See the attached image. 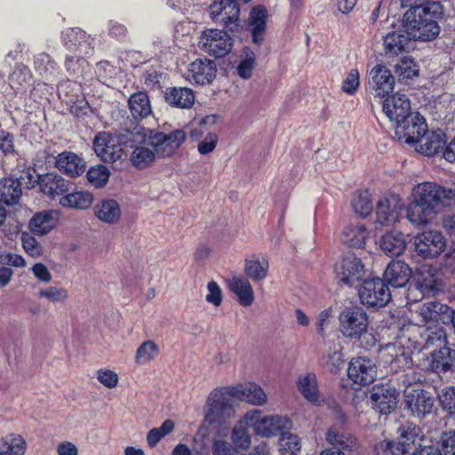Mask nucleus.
<instances>
[{"mask_svg":"<svg viewBox=\"0 0 455 455\" xmlns=\"http://www.w3.org/2000/svg\"><path fill=\"white\" fill-rule=\"evenodd\" d=\"M406 218L415 227L426 226L445 208L455 205V188L425 181L415 185Z\"/></svg>","mask_w":455,"mask_h":455,"instance_id":"2","label":"nucleus"},{"mask_svg":"<svg viewBox=\"0 0 455 455\" xmlns=\"http://www.w3.org/2000/svg\"><path fill=\"white\" fill-rule=\"evenodd\" d=\"M97 218L108 224L116 223L121 217L118 203L114 199H107L95 206Z\"/></svg>","mask_w":455,"mask_h":455,"instance_id":"41","label":"nucleus"},{"mask_svg":"<svg viewBox=\"0 0 455 455\" xmlns=\"http://www.w3.org/2000/svg\"><path fill=\"white\" fill-rule=\"evenodd\" d=\"M59 213L55 211H43L33 215L28 222V229L36 235L49 234L58 224Z\"/></svg>","mask_w":455,"mask_h":455,"instance_id":"23","label":"nucleus"},{"mask_svg":"<svg viewBox=\"0 0 455 455\" xmlns=\"http://www.w3.org/2000/svg\"><path fill=\"white\" fill-rule=\"evenodd\" d=\"M35 69L46 79L54 76L58 66L57 63L45 52L39 53L34 61Z\"/></svg>","mask_w":455,"mask_h":455,"instance_id":"48","label":"nucleus"},{"mask_svg":"<svg viewBox=\"0 0 455 455\" xmlns=\"http://www.w3.org/2000/svg\"><path fill=\"white\" fill-rule=\"evenodd\" d=\"M21 194L19 180L5 178L0 180V200L5 204L14 205L18 204Z\"/></svg>","mask_w":455,"mask_h":455,"instance_id":"39","label":"nucleus"},{"mask_svg":"<svg viewBox=\"0 0 455 455\" xmlns=\"http://www.w3.org/2000/svg\"><path fill=\"white\" fill-rule=\"evenodd\" d=\"M63 43L67 49L79 54L90 55L92 52L90 36L80 28H68L64 31Z\"/></svg>","mask_w":455,"mask_h":455,"instance_id":"19","label":"nucleus"},{"mask_svg":"<svg viewBox=\"0 0 455 455\" xmlns=\"http://www.w3.org/2000/svg\"><path fill=\"white\" fill-rule=\"evenodd\" d=\"M352 207L360 217H367L372 211V202L368 190H359L354 193Z\"/></svg>","mask_w":455,"mask_h":455,"instance_id":"46","label":"nucleus"},{"mask_svg":"<svg viewBox=\"0 0 455 455\" xmlns=\"http://www.w3.org/2000/svg\"><path fill=\"white\" fill-rule=\"evenodd\" d=\"M411 41L413 38L405 28L390 32L384 37L385 52L390 56L399 55L411 48Z\"/></svg>","mask_w":455,"mask_h":455,"instance_id":"24","label":"nucleus"},{"mask_svg":"<svg viewBox=\"0 0 455 455\" xmlns=\"http://www.w3.org/2000/svg\"><path fill=\"white\" fill-rule=\"evenodd\" d=\"M403 208V202L399 196H384L377 203L376 220L381 226L394 224L400 220Z\"/></svg>","mask_w":455,"mask_h":455,"instance_id":"14","label":"nucleus"},{"mask_svg":"<svg viewBox=\"0 0 455 455\" xmlns=\"http://www.w3.org/2000/svg\"><path fill=\"white\" fill-rule=\"evenodd\" d=\"M382 356H386V362L395 364L397 367H407L411 363L409 348H404L402 340L389 343L381 347Z\"/></svg>","mask_w":455,"mask_h":455,"instance_id":"30","label":"nucleus"},{"mask_svg":"<svg viewBox=\"0 0 455 455\" xmlns=\"http://www.w3.org/2000/svg\"><path fill=\"white\" fill-rule=\"evenodd\" d=\"M369 237V231L362 223L349 224L345 227L341 240L351 248H362Z\"/></svg>","mask_w":455,"mask_h":455,"instance_id":"32","label":"nucleus"},{"mask_svg":"<svg viewBox=\"0 0 455 455\" xmlns=\"http://www.w3.org/2000/svg\"><path fill=\"white\" fill-rule=\"evenodd\" d=\"M446 136L442 130L426 132L419 143L415 146L416 150L425 156H432L444 150Z\"/></svg>","mask_w":455,"mask_h":455,"instance_id":"22","label":"nucleus"},{"mask_svg":"<svg viewBox=\"0 0 455 455\" xmlns=\"http://www.w3.org/2000/svg\"><path fill=\"white\" fill-rule=\"evenodd\" d=\"M335 274L342 283L353 286L363 280L366 272L361 259L349 254L336 263Z\"/></svg>","mask_w":455,"mask_h":455,"instance_id":"12","label":"nucleus"},{"mask_svg":"<svg viewBox=\"0 0 455 455\" xmlns=\"http://www.w3.org/2000/svg\"><path fill=\"white\" fill-rule=\"evenodd\" d=\"M124 140L109 132H100L93 140L94 151L102 161L115 163L124 155Z\"/></svg>","mask_w":455,"mask_h":455,"instance_id":"8","label":"nucleus"},{"mask_svg":"<svg viewBox=\"0 0 455 455\" xmlns=\"http://www.w3.org/2000/svg\"><path fill=\"white\" fill-rule=\"evenodd\" d=\"M267 11L263 7H255L250 13L249 28L252 35V41L256 44H260L264 40L266 30Z\"/></svg>","mask_w":455,"mask_h":455,"instance_id":"35","label":"nucleus"},{"mask_svg":"<svg viewBox=\"0 0 455 455\" xmlns=\"http://www.w3.org/2000/svg\"><path fill=\"white\" fill-rule=\"evenodd\" d=\"M347 376L359 386H367L371 384L377 376V366L371 359L366 357H354L351 359Z\"/></svg>","mask_w":455,"mask_h":455,"instance_id":"15","label":"nucleus"},{"mask_svg":"<svg viewBox=\"0 0 455 455\" xmlns=\"http://www.w3.org/2000/svg\"><path fill=\"white\" fill-rule=\"evenodd\" d=\"M454 362L455 350L443 346L431 353L428 367L437 374L444 373L451 368Z\"/></svg>","mask_w":455,"mask_h":455,"instance_id":"31","label":"nucleus"},{"mask_svg":"<svg viewBox=\"0 0 455 455\" xmlns=\"http://www.w3.org/2000/svg\"><path fill=\"white\" fill-rule=\"evenodd\" d=\"M395 71L402 79L407 80L417 76L419 68L411 59L405 57L395 66Z\"/></svg>","mask_w":455,"mask_h":455,"instance_id":"52","label":"nucleus"},{"mask_svg":"<svg viewBox=\"0 0 455 455\" xmlns=\"http://www.w3.org/2000/svg\"><path fill=\"white\" fill-rule=\"evenodd\" d=\"M68 184L64 178L52 173H48L40 180L41 191L51 197L66 193L68 190Z\"/></svg>","mask_w":455,"mask_h":455,"instance_id":"36","label":"nucleus"},{"mask_svg":"<svg viewBox=\"0 0 455 455\" xmlns=\"http://www.w3.org/2000/svg\"><path fill=\"white\" fill-rule=\"evenodd\" d=\"M443 13L440 4H433L427 9H409L403 14V24L413 41H432L440 33L437 18Z\"/></svg>","mask_w":455,"mask_h":455,"instance_id":"3","label":"nucleus"},{"mask_svg":"<svg viewBox=\"0 0 455 455\" xmlns=\"http://www.w3.org/2000/svg\"><path fill=\"white\" fill-rule=\"evenodd\" d=\"M396 443L409 453L420 446L422 440L421 429L412 422H406L398 428Z\"/></svg>","mask_w":455,"mask_h":455,"instance_id":"27","label":"nucleus"},{"mask_svg":"<svg viewBox=\"0 0 455 455\" xmlns=\"http://www.w3.org/2000/svg\"><path fill=\"white\" fill-rule=\"evenodd\" d=\"M406 407L412 415L420 418L431 412L433 403L432 400H407Z\"/></svg>","mask_w":455,"mask_h":455,"instance_id":"55","label":"nucleus"},{"mask_svg":"<svg viewBox=\"0 0 455 455\" xmlns=\"http://www.w3.org/2000/svg\"><path fill=\"white\" fill-rule=\"evenodd\" d=\"M398 395L395 387L391 382H387L374 387L371 398H396Z\"/></svg>","mask_w":455,"mask_h":455,"instance_id":"59","label":"nucleus"},{"mask_svg":"<svg viewBox=\"0 0 455 455\" xmlns=\"http://www.w3.org/2000/svg\"><path fill=\"white\" fill-rule=\"evenodd\" d=\"M80 55L66 57L64 65L70 75H83L84 69L88 67L87 60Z\"/></svg>","mask_w":455,"mask_h":455,"instance_id":"56","label":"nucleus"},{"mask_svg":"<svg viewBox=\"0 0 455 455\" xmlns=\"http://www.w3.org/2000/svg\"><path fill=\"white\" fill-rule=\"evenodd\" d=\"M128 105L134 119L145 118L149 116L152 111L148 96L144 92H135L131 95Z\"/></svg>","mask_w":455,"mask_h":455,"instance_id":"40","label":"nucleus"},{"mask_svg":"<svg viewBox=\"0 0 455 455\" xmlns=\"http://www.w3.org/2000/svg\"><path fill=\"white\" fill-rule=\"evenodd\" d=\"M371 403L379 415H388L396 408L395 400H371Z\"/></svg>","mask_w":455,"mask_h":455,"instance_id":"62","label":"nucleus"},{"mask_svg":"<svg viewBox=\"0 0 455 455\" xmlns=\"http://www.w3.org/2000/svg\"><path fill=\"white\" fill-rule=\"evenodd\" d=\"M395 77L382 64L373 67L369 74V87L376 96L384 98L393 92Z\"/></svg>","mask_w":455,"mask_h":455,"instance_id":"16","label":"nucleus"},{"mask_svg":"<svg viewBox=\"0 0 455 455\" xmlns=\"http://www.w3.org/2000/svg\"><path fill=\"white\" fill-rule=\"evenodd\" d=\"M412 328L419 331L421 339V340H415V342L427 348L435 345H442L445 341V332L440 323L426 327H416L413 325Z\"/></svg>","mask_w":455,"mask_h":455,"instance_id":"34","label":"nucleus"},{"mask_svg":"<svg viewBox=\"0 0 455 455\" xmlns=\"http://www.w3.org/2000/svg\"><path fill=\"white\" fill-rule=\"evenodd\" d=\"M255 64V54L250 50L244 52V58L237 66V74L243 79H248L252 74Z\"/></svg>","mask_w":455,"mask_h":455,"instance_id":"54","label":"nucleus"},{"mask_svg":"<svg viewBox=\"0 0 455 455\" xmlns=\"http://www.w3.org/2000/svg\"><path fill=\"white\" fill-rule=\"evenodd\" d=\"M93 202V196L87 191H76L69 193L60 199L63 207L75 209H88Z\"/></svg>","mask_w":455,"mask_h":455,"instance_id":"43","label":"nucleus"},{"mask_svg":"<svg viewBox=\"0 0 455 455\" xmlns=\"http://www.w3.org/2000/svg\"><path fill=\"white\" fill-rule=\"evenodd\" d=\"M229 288L238 297L239 303L243 307H249L253 303V290L247 279L235 276L229 281Z\"/></svg>","mask_w":455,"mask_h":455,"instance_id":"38","label":"nucleus"},{"mask_svg":"<svg viewBox=\"0 0 455 455\" xmlns=\"http://www.w3.org/2000/svg\"><path fill=\"white\" fill-rule=\"evenodd\" d=\"M361 302L369 307H381L391 299V293L385 281L379 278L366 279L359 290Z\"/></svg>","mask_w":455,"mask_h":455,"instance_id":"7","label":"nucleus"},{"mask_svg":"<svg viewBox=\"0 0 455 455\" xmlns=\"http://www.w3.org/2000/svg\"><path fill=\"white\" fill-rule=\"evenodd\" d=\"M297 388L304 398H318L320 395L317 378L313 372L300 374L297 380Z\"/></svg>","mask_w":455,"mask_h":455,"instance_id":"44","label":"nucleus"},{"mask_svg":"<svg viewBox=\"0 0 455 455\" xmlns=\"http://www.w3.org/2000/svg\"><path fill=\"white\" fill-rule=\"evenodd\" d=\"M246 417L252 422L255 433L265 437L276 435L291 427V422L288 418L278 415L259 419L258 411H255L251 414L248 413Z\"/></svg>","mask_w":455,"mask_h":455,"instance_id":"13","label":"nucleus"},{"mask_svg":"<svg viewBox=\"0 0 455 455\" xmlns=\"http://www.w3.org/2000/svg\"><path fill=\"white\" fill-rule=\"evenodd\" d=\"M326 440L330 444L339 447V450L351 449L355 445L354 439L339 434L333 428H330L327 432Z\"/></svg>","mask_w":455,"mask_h":455,"instance_id":"53","label":"nucleus"},{"mask_svg":"<svg viewBox=\"0 0 455 455\" xmlns=\"http://www.w3.org/2000/svg\"><path fill=\"white\" fill-rule=\"evenodd\" d=\"M97 379L105 387L112 388L116 386L118 377L113 371L100 369L97 371Z\"/></svg>","mask_w":455,"mask_h":455,"instance_id":"63","label":"nucleus"},{"mask_svg":"<svg viewBox=\"0 0 455 455\" xmlns=\"http://www.w3.org/2000/svg\"><path fill=\"white\" fill-rule=\"evenodd\" d=\"M232 441L234 444L242 450H246L251 444V436L245 424L240 422L233 428Z\"/></svg>","mask_w":455,"mask_h":455,"instance_id":"50","label":"nucleus"},{"mask_svg":"<svg viewBox=\"0 0 455 455\" xmlns=\"http://www.w3.org/2000/svg\"><path fill=\"white\" fill-rule=\"evenodd\" d=\"M406 235L399 231H390L384 234L379 241L380 250L388 256H399L407 247Z\"/></svg>","mask_w":455,"mask_h":455,"instance_id":"26","label":"nucleus"},{"mask_svg":"<svg viewBox=\"0 0 455 455\" xmlns=\"http://www.w3.org/2000/svg\"><path fill=\"white\" fill-rule=\"evenodd\" d=\"M442 283L438 278L436 268L427 267L420 270L417 280V287L423 293L435 295L441 290Z\"/></svg>","mask_w":455,"mask_h":455,"instance_id":"33","label":"nucleus"},{"mask_svg":"<svg viewBox=\"0 0 455 455\" xmlns=\"http://www.w3.org/2000/svg\"><path fill=\"white\" fill-rule=\"evenodd\" d=\"M427 131L425 118L419 113H412L395 127V134L399 140L415 146Z\"/></svg>","mask_w":455,"mask_h":455,"instance_id":"11","label":"nucleus"},{"mask_svg":"<svg viewBox=\"0 0 455 455\" xmlns=\"http://www.w3.org/2000/svg\"><path fill=\"white\" fill-rule=\"evenodd\" d=\"M360 84V76L357 69H351L342 84V91L354 95Z\"/></svg>","mask_w":455,"mask_h":455,"instance_id":"60","label":"nucleus"},{"mask_svg":"<svg viewBox=\"0 0 455 455\" xmlns=\"http://www.w3.org/2000/svg\"><path fill=\"white\" fill-rule=\"evenodd\" d=\"M414 251L419 257L427 259L441 255L446 248V239L436 230H426L413 238Z\"/></svg>","mask_w":455,"mask_h":455,"instance_id":"5","label":"nucleus"},{"mask_svg":"<svg viewBox=\"0 0 455 455\" xmlns=\"http://www.w3.org/2000/svg\"><path fill=\"white\" fill-rule=\"evenodd\" d=\"M268 267V261L264 258L261 259L258 258L246 259L244 273L253 282H261L267 277Z\"/></svg>","mask_w":455,"mask_h":455,"instance_id":"42","label":"nucleus"},{"mask_svg":"<svg viewBox=\"0 0 455 455\" xmlns=\"http://www.w3.org/2000/svg\"><path fill=\"white\" fill-rule=\"evenodd\" d=\"M22 246L25 251L34 257H39L43 253V248L37 240L28 233H23L21 235Z\"/></svg>","mask_w":455,"mask_h":455,"instance_id":"58","label":"nucleus"},{"mask_svg":"<svg viewBox=\"0 0 455 455\" xmlns=\"http://www.w3.org/2000/svg\"><path fill=\"white\" fill-rule=\"evenodd\" d=\"M198 44L204 52L220 58L231 51L233 39L224 30L211 28L202 33Z\"/></svg>","mask_w":455,"mask_h":455,"instance_id":"6","label":"nucleus"},{"mask_svg":"<svg viewBox=\"0 0 455 455\" xmlns=\"http://www.w3.org/2000/svg\"><path fill=\"white\" fill-rule=\"evenodd\" d=\"M235 413L230 400H210L205 408V420L211 424L222 423Z\"/></svg>","mask_w":455,"mask_h":455,"instance_id":"25","label":"nucleus"},{"mask_svg":"<svg viewBox=\"0 0 455 455\" xmlns=\"http://www.w3.org/2000/svg\"><path fill=\"white\" fill-rule=\"evenodd\" d=\"M217 68L209 59H197L188 65L186 79L196 84H207L216 76Z\"/></svg>","mask_w":455,"mask_h":455,"instance_id":"17","label":"nucleus"},{"mask_svg":"<svg viewBox=\"0 0 455 455\" xmlns=\"http://www.w3.org/2000/svg\"><path fill=\"white\" fill-rule=\"evenodd\" d=\"M30 70L25 66L15 67L9 76V85L15 94L25 91L30 85Z\"/></svg>","mask_w":455,"mask_h":455,"instance_id":"45","label":"nucleus"},{"mask_svg":"<svg viewBox=\"0 0 455 455\" xmlns=\"http://www.w3.org/2000/svg\"><path fill=\"white\" fill-rule=\"evenodd\" d=\"M159 347L153 340L142 342L136 350L135 362L137 364H147L158 355Z\"/></svg>","mask_w":455,"mask_h":455,"instance_id":"47","label":"nucleus"},{"mask_svg":"<svg viewBox=\"0 0 455 455\" xmlns=\"http://www.w3.org/2000/svg\"><path fill=\"white\" fill-rule=\"evenodd\" d=\"M109 176V170L102 164L91 167L86 173L89 183L98 188H103L107 184Z\"/></svg>","mask_w":455,"mask_h":455,"instance_id":"49","label":"nucleus"},{"mask_svg":"<svg viewBox=\"0 0 455 455\" xmlns=\"http://www.w3.org/2000/svg\"><path fill=\"white\" fill-rule=\"evenodd\" d=\"M38 295L40 298H45L52 303L64 302L68 297V293L66 289L57 286H50L46 289L41 290L39 291Z\"/></svg>","mask_w":455,"mask_h":455,"instance_id":"57","label":"nucleus"},{"mask_svg":"<svg viewBox=\"0 0 455 455\" xmlns=\"http://www.w3.org/2000/svg\"><path fill=\"white\" fill-rule=\"evenodd\" d=\"M240 9L235 0H218L210 5V16L215 23L234 31L238 27Z\"/></svg>","mask_w":455,"mask_h":455,"instance_id":"9","label":"nucleus"},{"mask_svg":"<svg viewBox=\"0 0 455 455\" xmlns=\"http://www.w3.org/2000/svg\"><path fill=\"white\" fill-rule=\"evenodd\" d=\"M279 446L283 452L285 451L291 454H295L301 448L299 436L288 432L282 433L279 439Z\"/></svg>","mask_w":455,"mask_h":455,"instance_id":"51","label":"nucleus"},{"mask_svg":"<svg viewBox=\"0 0 455 455\" xmlns=\"http://www.w3.org/2000/svg\"><path fill=\"white\" fill-rule=\"evenodd\" d=\"M27 447L26 440L19 434L11 433L0 438V455H24Z\"/></svg>","mask_w":455,"mask_h":455,"instance_id":"37","label":"nucleus"},{"mask_svg":"<svg viewBox=\"0 0 455 455\" xmlns=\"http://www.w3.org/2000/svg\"><path fill=\"white\" fill-rule=\"evenodd\" d=\"M165 101L178 108H190L195 103L194 92L188 87H170L164 92Z\"/></svg>","mask_w":455,"mask_h":455,"instance_id":"29","label":"nucleus"},{"mask_svg":"<svg viewBox=\"0 0 455 455\" xmlns=\"http://www.w3.org/2000/svg\"><path fill=\"white\" fill-rule=\"evenodd\" d=\"M262 387L252 381L214 388L208 398H266Z\"/></svg>","mask_w":455,"mask_h":455,"instance_id":"10","label":"nucleus"},{"mask_svg":"<svg viewBox=\"0 0 455 455\" xmlns=\"http://www.w3.org/2000/svg\"><path fill=\"white\" fill-rule=\"evenodd\" d=\"M384 281L389 285L400 288L405 286L411 276V269L403 260H392L384 272Z\"/></svg>","mask_w":455,"mask_h":455,"instance_id":"20","label":"nucleus"},{"mask_svg":"<svg viewBox=\"0 0 455 455\" xmlns=\"http://www.w3.org/2000/svg\"><path fill=\"white\" fill-rule=\"evenodd\" d=\"M207 291L206 301L215 307H219L222 302V291L219 284L214 281L209 282Z\"/></svg>","mask_w":455,"mask_h":455,"instance_id":"61","label":"nucleus"},{"mask_svg":"<svg viewBox=\"0 0 455 455\" xmlns=\"http://www.w3.org/2000/svg\"><path fill=\"white\" fill-rule=\"evenodd\" d=\"M449 310L448 306L431 301L421 305L417 313L421 317V323L427 326L444 323L443 315L447 314Z\"/></svg>","mask_w":455,"mask_h":455,"instance_id":"28","label":"nucleus"},{"mask_svg":"<svg viewBox=\"0 0 455 455\" xmlns=\"http://www.w3.org/2000/svg\"><path fill=\"white\" fill-rule=\"evenodd\" d=\"M187 134L182 129L166 132L138 127L124 136V144L132 149L130 162L135 168L143 170L149 166L156 156L169 157L186 140Z\"/></svg>","mask_w":455,"mask_h":455,"instance_id":"1","label":"nucleus"},{"mask_svg":"<svg viewBox=\"0 0 455 455\" xmlns=\"http://www.w3.org/2000/svg\"><path fill=\"white\" fill-rule=\"evenodd\" d=\"M382 108L390 121L396 125L412 114L411 111V101L408 97L402 93H395L383 101Z\"/></svg>","mask_w":455,"mask_h":455,"instance_id":"18","label":"nucleus"},{"mask_svg":"<svg viewBox=\"0 0 455 455\" xmlns=\"http://www.w3.org/2000/svg\"><path fill=\"white\" fill-rule=\"evenodd\" d=\"M56 168L71 178L82 175L85 171V163L76 154L64 151L58 155L55 161Z\"/></svg>","mask_w":455,"mask_h":455,"instance_id":"21","label":"nucleus"},{"mask_svg":"<svg viewBox=\"0 0 455 455\" xmlns=\"http://www.w3.org/2000/svg\"><path fill=\"white\" fill-rule=\"evenodd\" d=\"M441 445L444 455H455V430L442 435Z\"/></svg>","mask_w":455,"mask_h":455,"instance_id":"64","label":"nucleus"},{"mask_svg":"<svg viewBox=\"0 0 455 455\" xmlns=\"http://www.w3.org/2000/svg\"><path fill=\"white\" fill-rule=\"evenodd\" d=\"M338 321L339 331L345 339L357 342L365 349L377 344L375 335L369 331V316L363 307H346L340 311Z\"/></svg>","mask_w":455,"mask_h":455,"instance_id":"4","label":"nucleus"}]
</instances>
